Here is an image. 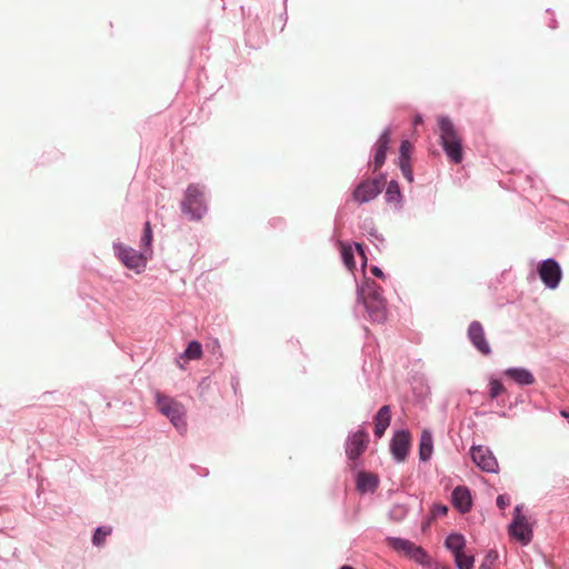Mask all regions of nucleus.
I'll use <instances>...</instances> for the list:
<instances>
[{
  "instance_id": "nucleus-1",
  "label": "nucleus",
  "mask_w": 569,
  "mask_h": 569,
  "mask_svg": "<svg viewBox=\"0 0 569 569\" xmlns=\"http://www.w3.org/2000/svg\"><path fill=\"white\" fill-rule=\"evenodd\" d=\"M441 146L453 163H460L463 159L462 139L452 121L445 116L438 118Z\"/></svg>"
},
{
  "instance_id": "nucleus-2",
  "label": "nucleus",
  "mask_w": 569,
  "mask_h": 569,
  "mask_svg": "<svg viewBox=\"0 0 569 569\" xmlns=\"http://www.w3.org/2000/svg\"><path fill=\"white\" fill-rule=\"evenodd\" d=\"M182 211L192 220H200L207 212L204 193L198 184H189L181 202Z\"/></svg>"
},
{
  "instance_id": "nucleus-3",
  "label": "nucleus",
  "mask_w": 569,
  "mask_h": 569,
  "mask_svg": "<svg viewBox=\"0 0 569 569\" xmlns=\"http://www.w3.org/2000/svg\"><path fill=\"white\" fill-rule=\"evenodd\" d=\"M157 403L161 413L170 419L177 430L181 433L186 432L187 422L184 419L186 410L180 402L160 393L157 395Z\"/></svg>"
},
{
  "instance_id": "nucleus-4",
  "label": "nucleus",
  "mask_w": 569,
  "mask_h": 569,
  "mask_svg": "<svg viewBox=\"0 0 569 569\" xmlns=\"http://www.w3.org/2000/svg\"><path fill=\"white\" fill-rule=\"evenodd\" d=\"M509 535L521 542L523 546L532 540V529L530 528L526 517L522 515V506L515 508V517L509 525Z\"/></svg>"
},
{
  "instance_id": "nucleus-5",
  "label": "nucleus",
  "mask_w": 569,
  "mask_h": 569,
  "mask_svg": "<svg viewBox=\"0 0 569 569\" xmlns=\"http://www.w3.org/2000/svg\"><path fill=\"white\" fill-rule=\"evenodd\" d=\"M472 461L486 472H497L498 461L491 450L485 446H472L470 449Z\"/></svg>"
},
{
  "instance_id": "nucleus-6",
  "label": "nucleus",
  "mask_w": 569,
  "mask_h": 569,
  "mask_svg": "<svg viewBox=\"0 0 569 569\" xmlns=\"http://www.w3.org/2000/svg\"><path fill=\"white\" fill-rule=\"evenodd\" d=\"M381 192V183L377 179H367L360 182L352 191L351 198L361 204L373 200Z\"/></svg>"
},
{
  "instance_id": "nucleus-7",
  "label": "nucleus",
  "mask_w": 569,
  "mask_h": 569,
  "mask_svg": "<svg viewBox=\"0 0 569 569\" xmlns=\"http://www.w3.org/2000/svg\"><path fill=\"white\" fill-rule=\"evenodd\" d=\"M539 277L549 289H556L561 280V269L553 259L543 260L538 268Z\"/></svg>"
},
{
  "instance_id": "nucleus-8",
  "label": "nucleus",
  "mask_w": 569,
  "mask_h": 569,
  "mask_svg": "<svg viewBox=\"0 0 569 569\" xmlns=\"http://www.w3.org/2000/svg\"><path fill=\"white\" fill-rule=\"evenodd\" d=\"M369 317L376 322H383L387 319L386 301L382 296L373 291L363 298Z\"/></svg>"
},
{
  "instance_id": "nucleus-9",
  "label": "nucleus",
  "mask_w": 569,
  "mask_h": 569,
  "mask_svg": "<svg viewBox=\"0 0 569 569\" xmlns=\"http://www.w3.org/2000/svg\"><path fill=\"white\" fill-rule=\"evenodd\" d=\"M116 250L118 258L127 268L140 272L146 267L147 258L143 253L126 246H118Z\"/></svg>"
},
{
  "instance_id": "nucleus-10",
  "label": "nucleus",
  "mask_w": 569,
  "mask_h": 569,
  "mask_svg": "<svg viewBox=\"0 0 569 569\" xmlns=\"http://www.w3.org/2000/svg\"><path fill=\"white\" fill-rule=\"evenodd\" d=\"M468 337L473 347L482 355L488 356L491 353V348L486 339V333L482 325L479 321H472L468 328Z\"/></svg>"
},
{
  "instance_id": "nucleus-11",
  "label": "nucleus",
  "mask_w": 569,
  "mask_h": 569,
  "mask_svg": "<svg viewBox=\"0 0 569 569\" xmlns=\"http://www.w3.org/2000/svg\"><path fill=\"white\" fill-rule=\"evenodd\" d=\"M411 437L406 430L395 433L391 439L390 450L398 461H403L409 452Z\"/></svg>"
},
{
  "instance_id": "nucleus-12",
  "label": "nucleus",
  "mask_w": 569,
  "mask_h": 569,
  "mask_svg": "<svg viewBox=\"0 0 569 569\" xmlns=\"http://www.w3.org/2000/svg\"><path fill=\"white\" fill-rule=\"evenodd\" d=\"M369 436L363 430L355 432L347 442L346 452L351 460L358 459L366 450Z\"/></svg>"
},
{
  "instance_id": "nucleus-13",
  "label": "nucleus",
  "mask_w": 569,
  "mask_h": 569,
  "mask_svg": "<svg viewBox=\"0 0 569 569\" xmlns=\"http://www.w3.org/2000/svg\"><path fill=\"white\" fill-rule=\"evenodd\" d=\"M390 130L389 129H386L381 136L379 137L377 143H376V153H375V159H373V170L377 171L379 170L385 161H386V157H387V150L389 148V143H390Z\"/></svg>"
},
{
  "instance_id": "nucleus-14",
  "label": "nucleus",
  "mask_w": 569,
  "mask_h": 569,
  "mask_svg": "<svg viewBox=\"0 0 569 569\" xmlns=\"http://www.w3.org/2000/svg\"><path fill=\"white\" fill-rule=\"evenodd\" d=\"M391 421V410L389 406H382L375 416V435L381 438Z\"/></svg>"
},
{
  "instance_id": "nucleus-15",
  "label": "nucleus",
  "mask_w": 569,
  "mask_h": 569,
  "mask_svg": "<svg viewBox=\"0 0 569 569\" xmlns=\"http://www.w3.org/2000/svg\"><path fill=\"white\" fill-rule=\"evenodd\" d=\"M452 503L461 512L469 511L471 507V496L467 488L457 487L452 492Z\"/></svg>"
},
{
  "instance_id": "nucleus-16",
  "label": "nucleus",
  "mask_w": 569,
  "mask_h": 569,
  "mask_svg": "<svg viewBox=\"0 0 569 569\" xmlns=\"http://www.w3.org/2000/svg\"><path fill=\"white\" fill-rule=\"evenodd\" d=\"M505 375L522 386H529L535 382L532 373L523 368H509L505 371Z\"/></svg>"
},
{
  "instance_id": "nucleus-17",
  "label": "nucleus",
  "mask_w": 569,
  "mask_h": 569,
  "mask_svg": "<svg viewBox=\"0 0 569 569\" xmlns=\"http://www.w3.org/2000/svg\"><path fill=\"white\" fill-rule=\"evenodd\" d=\"M433 452V440L430 431L423 430L420 437L419 443V457L420 460L427 461L430 459Z\"/></svg>"
},
{
  "instance_id": "nucleus-18",
  "label": "nucleus",
  "mask_w": 569,
  "mask_h": 569,
  "mask_svg": "<svg viewBox=\"0 0 569 569\" xmlns=\"http://www.w3.org/2000/svg\"><path fill=\"white\" fill-rule=\"evenodd\" d=\"M378 486V478L368 472H359L357 477V488L365 492V491H373Z\"/></svg>"
},
{
  "instance_id": "nucleus-19",
  "label": "nucleus",
  "mask_w": 569,
  "mask_h": 569,
  "mask_svg": "<svg viewBox=\"0 0 569 569\" xmlns=\"http://www.w3.org/2000/svg\"><path fill=\"white\" fill-rule=\"evenodd\" d=\"M447 549L452 551L453 555L463 551L465 548V538L459 533H451L447 537L445 542Z\"/></svg>"
},
{
  "instance_id": "nucleus-20",
  "label": "nucleus",
  "mask_w": 569,
  "mask_h": 569,
  "mask_svg": "<svg viewBox=\"0 0 569 569\" xmlns=\"http://www.w3.org/2000/svg\"><path fill=\"white\" fill-rule=\"evenodd\" d=\"M388 545L395 550L403 552L407 556H409L416 547L413 542L401 538H388Z\"/></svg>"
},
{
  "instance_id": "nucleus-21",
  "label": "nucleus",
  "mask_w": 569,
  "mask_h": 569,
  "mask_svg": "<svg viewBox=\"0 0 569 569\" xmlns=\"http://www.w3.org/2000/svg\"><path fill=\"white\" fill-rule=\"evenodd\" d=\"M202 357V347L198 341H191L186 351L184 358L188 360H198Z\"/></svg>"
},
{
  "instance_id": "nucleus-22",
  "label": "nucleus",
  "mask_w": 569,
  "mask_h": 569,
  "mask_svg": "<svg viewBox=\"0 0 569 569\" xmlns=\"http://www.w3.org/2000/svg\"><path fill=\"white\" fill-rule=\"evenodd\" d=\"M453 556H455V561H456L458 569H472L473 568V562H475L473 556H468L463 551L456 553Z\"/></svg>"
},
{
  "instance_id": "nucleus-23",
  "label": "nucleus",
  "mask_w": 569,
  "mask_h": 569,
  "mask_svg": "<svg viewBox=\"0 0 569 569\" xmlns=\"http://www.w3.org/2000/svg\"><path fill=\"white\" fill-rule=\"evenodd\" d=\"M341 256H342V260H343V263L346 264V267L349 270H352L356 267L353 248L348 244H342L341 246Z\"/></svg>"
},
{
  "instance_id": "nucleus-24",
  "label": "nucleus",
  "mask_w": 569,
  "mask_h": 569,
  "mask_svg": "<svg viewBox=\"0 0 569 569\" xmlns=\"http://www.w3.org/2000/svg\"><path fill=\"white\" fill-rule=\"evenodd\" d=\"M409 557L422 566L429 565V557H428L427 552L419 546H416L413 548V550L410 552Z\"/></svg>"
},
{
  "instance_id": "nucleus-25",
  "label": "nucleus",
  "mask_w": 569,
  "mask_h": 569,
  "mask_svg": "<svg viewBox=\"0 0 569 569\" xmlns=\"http://www.w3.org/2000/svg\"><path fill=\"white\" fill-rule=\"evenodd\" d=\"M110 533H111V528H103V527L98 528L92 537L93 545H96V546L103 545L107 536H109Z\"/></svg>"
},
{
  "instance_id": "nucleus-26",
  "label": "nucleus",
  "mask_w": 569,
  "mask_h": 569,
  "mask_svg": "<svg viewBox=\"0 0 569 569\" xmlns=\"http://www.w3.org/2000/svg\"><path fill=\"white\" fill-rule=\"evenodd\" d=\"M503 392H505V387L499 380L492 379L489 382V397L491 399H496Z\"/></svg>"
},
{
  "instance_id": "nucleus-27",
  "label": "nucleus",
  "mask_w": 569,
  "mask_h": 569,
  "mask_svg": "<svg viewBox=\"0 0 569 569\" xmlns=\"http://www.w3.org/2000/svg\"><path fill=\"white\" fill-rule=\"evenodd\" d=\"M399 167L401 169V172H402L403 177L409 182H412L413 181V174H412V169H411V164H410V159L399 160Z\"/></svg>"
},
{
  "instance_id": "nucleus-28",
  "label": "nucleus",
  "mask_w": 569,
  "mask_h": 569,
  "mask_svg": "<svg viewBox=\"0 0 569 569\" xmlns=\"http://www.w3.org/2000/svg\"><path fill=\"white\" fill-rule=\"evenodd\" d=\"M151 241H152V230H151V224L149 221H147L144 223V230H143V236L141 238V243L146 247H150L151 244Z\"/></svg>"
},
{
  "instance_id": "nucleus-29",
  "label": "nucleus",
  "mask_w": 569,
  "mask_h": 569,
  "mask_svg": "<svg viewBox=\"0 0 569 569\" xmlns=\"http://www.w3.org/2000/svg\"><path fill=\"white\" fill-rule=\"evenodd\" d=\"M388 199L392 200L400 196L399 186L396 181H390L386 191Z\"/></svg>"
},
{
  "instance_id": "nucleus-30",
  "label": "nucleus",
  "mask_w": 569,
  "mask_h": 569,
  "mask_svg": "<svg viewBox=\"0 0 569 569\" xmlns=\"http://www.w3.org/2000/svg\"><path fill=\"white\" fill-rule=\"evenodd\" d=\"M411 148L412 147L409 141H407V140L402 141L401 146H400L399 160L410 159Z\"/></svg>"
},
{
  "instance_id": "nucleus-31",
  "label": "nucleus",
  "mask_w": 569,
  "mask_h": 569,
  "mask_svg": "<svg viewBox=\"0 0 569 569\" xmlns=\"http://www.w3.org/2000/svg\"><path fill=\"white\" fill-rule=\"evenodd\" d=\"M508 503H509V500H508L505 496H502V495L498 496V498H497V506H498L500 509H505V507H506Z\"/></svg>"
},
{
  "instance_id": "nucleus-32",
  "label": "nucleus",
  "mask_w": 569,
  "mask_h": 569,
  "mask_svg": "<svg viewBox=\"0 0 569 569\" xmlns=\"http://www.w3.org/2000/svg\"><path fill=\"white\" fill-rule=\"evenodd\" d=\"M371 272L376 276V277H379V278H382L383 277V272L378 268V267H373L371 269Z\"/></svg>"
},
{
  "instance_id": "nucleus-33",
  "label": "nucleus",
  "mask_w": 569,
  "mask_h": 569,
  "mask_svg": "<svg viewBox=\"0 0 569 569\" xmlns=\"http://www.w3.org/2000/svg\"><path fill=\"white\" fill-rule=\"evenodd\" d=\"M413 123L416 126L422 123V117L420 114L416 116L413 119Z\"/></svg>"
},
{
  "instance_id": "nucleus-34",
  "label": "nucleus",
  "mask_w": 569,
  "mask_h": 569,
  "mask_svg": "<svg viewBox=\"0 0 569 569\" xmlns=\"http://www.w3.org/2000/svg\"><path fill=\"white\" fill-rule=\"evenodd\" d=\"M356 249L358 250V252H359L362 257H365V253H363V250H362L361 244L356 243Z\"/></svg>"
},
{
  "instance_id": "nucleus-35",
  "label": "nucleus",
  "mask_w": 569,
  "mask_h": 569,
  "mask_svg": "<svg viewBox=\"0 0 569 569\" xmlns=\"http://www.w3.org/2000/svg\"><path fill=\"white\" fill-rule=\"evenodd\" d=\"M438 509H439V512L442 515H446L447 510H448L447 507H445V506H440Z\"/></svg>"
},
{
  "instance_id": "nucleus-36",
  "label": "nucleus",
  "mask_w": 569,
  "mask_h": 569,
  "mask_svg": "<svg viewBox=\"0 0 569 569\" xmlns=\"http://www.w3.org/2000/svg\"><path fill=\"white\" fill-rule=\"evenodd\" d=\"M340 569H355V568H352L351 566H347L346 565V566H342Z\"/></svg>"
}]
</instances>
